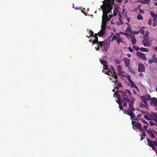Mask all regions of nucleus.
<instances>
[{"label":"nucleus","instance_id":"64","mask_svg":"<svg viewBox=\"0 0 157 157\" xmlns=\"http://www.w3.org/2000/svg\"><path fill=\"white\" fill-rule=\"evenodd\" d=\"M141 112L143 114H144L145 113V112H144V111H142Z\"/></svg>","mask_w":157,"mask_h":157},{"label":"nucleus","instance_id":"29","mask_svg":"<svg viewBox=\"0 0 157 157\" xmlns=\"http://www.w3.org/2000/svg\"><path fill=\"white\" fill-rule=\"evenodd\" d=\"M128 69L129 70V71L131 73H132L135 75V71L133 70L132 68L131 67H128Z\"/></svg>","mask_w":157,"mask_h":157},{"label":"nucleus","instance_id":"12","mask_svg":"<svg viewBox=\"0 0 157 157\" xmlns=\"http://www.w3.org/2000/svg\"><path fill=\"white\" fill-rule=\"evenodd\" d=\"M123 60L125 66L126 67H128L130 65V59L126 57L123 58Z\"/></svg>","mask_w":157,"mask_h":157},{"label":"nucleus","instance_id":"36","mask_svg":"<svg viewBox=\"0 0 157 157\" xmlns=\"http://www.w3.org/2000/svg\"><path fill=\"white\" fill-rule=\"evenodd\" d=\"M142 122L144 124V125H149L147 122L144 120H142Z\"/></svg>","mask_w":157,"mask_h":157},{"label":"nucleus","instance_id":"21","mask_svg":"<svg viewBox=\"0 0 157 157\" xmlns=\"http://www.w3.org/2000/svg\"><path fill=\"white\" fill-rule=\"evenodd\" d=\"M122 67L120 65H118L117 66V70L120 73L122 74Z\"/></svg>","mask_w":157,"mask_h":157},{"label":"nucleus","instance_id":"62","mask_svg":"<svg viewBox=\"0 0 157 157\" xmlns=\"http://www.w3.org/2000/svg\"><path fill=\"white\" fill-rule=\"evenodd\" d=\"M154 49L157 52V47H155L154 48Z\"/></svg>","mask_w":157,"mask_h":157},{"label":"nucleus","instance_id":"13","mask_svg":"<svg viewBox=\"0 0 157 157\" xmlns=\"http://www.w3.org/2000/svg\"><path fill=\"white\" fill-rule=\"evenodd\" d=\"M128 39L131 40L132 44L134 45L136 43V39L135 36L132 35Z\"/></svg>","mask_w":157,"mask_h":157},{"label":"nucleus","instance_id":"1","mask_svg":"<svg viewBox=\"0 0 157 157\" xmlns=\"http://www.w3.org/2000/svg\"><path fill=\"white\" fill-rule=\"evenodd\" d=\"M121 92V95L117 94V92H115L114 94L117 95V103L119 105V107L120 110H122L124 111L122 106L127 107V104L129 105V108L127 110H124V113L130 116L131 117V119L132 120H136V117L135 116V114L133 112L135 110V109L133 107V104L134 102L133 101L130 100L128 97V95L126 94L127 92L125 91H119Z\"/></svg>","mask_w":157,"mask_h":157},{"label":"nucleus","instance_id":"8","mask_svg":"<svg viewBox=\"0 0 157 157\" xmlns=\"http://www.w3.org/2000/svg\"><path fill=\"white\" fill-rule=\"evenodd\" d=\"M145 67L144 64L140 63L138 64V71L139 72H144L145 71Z\"/></svg>","mask_w":157,"mask_h":157},{"label":"nucleus","instance_id":"2","mask_svg":"<svg viewBox=\"0 0 157 157\" xmlns=\"http://www.w3.org/2000/svg\"><path fill=\"white\" fill-rule=\"evenodd\" d=\"M140 98L141 101L140 106L141 107L147 109L148 105L147 101L148 100L151 101L150 103L151 105H153L155 107L157 106V99L156 98H151L150 95L147 94L141 96Z\"/></svg>","mask_w":157,"mask_h":157},{"label":"nucleus","instance_id":"43","mask_svg":"<svg viewBox=\"0 0 157 157\" xmlns=\"http://www.w3.org/2000/svg\"><path fill=\"white\" fill-rule=\"evenodd\" d=\"M151 23H152V20L151 18H150V19H149V20L148 21V25H151Z\"/></svg>","mask_w":157,"mask_h":157},{"label":"nucleus","instance_id":"42","mask_svg":"<svg viewBox=\"0 0 157 157\" xmlns=\"http://www.w3.org/2000/svg\"><path fill=\"white\" fill-rule=\"evenodd\" d=\"M149 34V32L147 31L146 32V33H145V35H144V37H148V36Z\"/></svg>","mask_w":157,"mask_h":157},{"label":"nucleus","instance_id":"56","mask_svg":"<svg viewBox=\"0 0 157 157\" xmlns=\"http://www.w3.org/2000/svg\"><path fill=\"white\" fill-rule=\"evenodd\" d=\"M131 55L130 54H129V53H128L127 54V56L128 57H129V58H130L131 57Z\"/></svg>","mask_w":157,"mask_h":157},{"label":"nucleus","instance_id":"50","mask_svg":"<svg viewBox=\"0 0 157 157\" xmlns=\"http://www.w3.org/2000/svg\"><path fill=\"white\" fill-rule=\"evenodd\" d=\"M112 76L113 78H114L115 79H117V77L116 75H112Z\"/></svg>","mask_w":157,"mask_h":157},{"label":"nucleus","instance_id":"7","mask_svg":"<svg viewBox=\"0 0 157 157\" xmlns=\"http://www.w3.org/2000/svg\"><path fill=\"white\" fill-rule=\"evenodd\" d=\"M136 55L137 56L141 58L144 61H147V59L146 58L144 54L140 52H136Z\"/></svg>","mask_w":157,"mask_h":157},{"label":"nucleus","instance_id":"48","mask_svg":"<svg viewBox=\"0 0 157 157\" xmlns=\"http://www.w3.org/2000/svg\"><path fill=\"white\" fill-rule=\"evenodd\" d=\"M131 30V28H130L129 27H128L126 29V31L129 32Z\"/></svg>","mask_w":157,"mask_h":157},{"label":"nucleus","instance_id":"55","mask_svg":"<svg viewBox=\"0 0 157 157\" xmlns=\"http://www.w3.org/2000/svg\"><path fill=\"white\" fill-rule=\"evenodd\" d=\"M157 25V23H155V22H154L153 23V27H155Z\"/></svg>","mask_w":157,"mask_h":157},{"label":"nucleus","instance_id":"17","mask_svg":"<svg viewBox=\"0 0 157 157\" xmlns=\"http://www.w3.org/2000/svg\"><path fill=\"white\" fill-rule=\"evenodd\" d=\"M98 36L99 37H103L105 35V32L101 30L98 33Z\"/></svg>","mask_w":157,"mask_h":157},{"label":"nucleus","instance_id":"22","mask_svg":"<svg viewBox=\"0 0 157 157\" xmlns=\"http://www.w3.org/2000/svg\"><path fill=\"white\" fill-rule=\"evenodd\" d=\"M151 0H141V2L142 4H149Z\"/></svg>","mask_w":157,"mask_h":157},{"label":"nucleus","instance_id":"59","mask_svg":"<svg viewBox=\"0 0 157 157\" xmlns=\"http://www.w3.org/2000/svg\"><path fill=\"white\" fill-rule=\"evenodd\" d=\"M143 75V73H140L139 74V76H140V77H141V76H142Z\"/></svg>","mask_w":157,"mask_h":157},{"label":"nucleus","instance_id":"4","mask_svg":"<svg viewBox=\"0 0 157 157\" xmlns=\"http://www.w3.org/2000/svg\"><path fill=\"white\" fill-rule=\"evenodd\" d=\"M109 1L110 0H105L103 2V3L104 4H105L106 5V6H105V7L104 8H103V9L104 10H105V11L108 14L110 12L112 9V8L111 6H107V5L109 4L107 3L106 2H109Z\"/></svg>","mask_w":157,"mask_h":157},{"label":"nucleus","instance_id":"11","mask_svg":"<svg viewBox=\"0 0 157 157\" xmlns=\"http://www.w3.org/2000/svg\"><path fill=\"white\" fill-rule=\"evenodd\" d=\"M109 66L107 64L103 66L102 72L105 74H106L108 75H110L108 73L109 69Z\"/></svg>","mask_w":157,"mask_h":157},{"label":"nucleus","instance_id":"45","mask_svg":"<svg viewBox=\"0 0 157 157\" xmlns=\"http://www.w3.org/2000/svg\"><path fill=\"white\" fill-rule=\"evenodd\" d=\"M153 59V61L154 63H157V58L155 57Z\"/></svg>","mask_w":157,"mask_h":157},{"label":"nucleus","instance_id":"39","mask_svg":"<svg viewBox=\"0 0 157 157\" xmlns=\"http://www.w3.org/2000/svg\"><path fill=\"white\" fill-rule=\"evenodd\" d=\"M127 78L128 79L129 82L130 81L132 80L131 78V76L129 75H127Z\"/></svg>","mask_w":157,"mask_h":157},{"label":"nucleus","instance_id":"15","mask_svg":"<svg viewBox=\"0 0 157 157\" xmlns=\"http://www.w3.org/2000/svg\"><path fill=\"white\" fill-rule=\"evenodd\" d=\"M112 37V36H110L108 37V39L109 40V42L110 41V42H112L114 40H117L118 38V36H116V35H113L112 38V39L111 40H110V38Z\"/></svg>","mask_w":157,"mask_h":157},{"label":"nucleus","instance_id":"5","mask_svg":"<svg viewBox=\"0 0 157 157\" xmlns=\"http://www.w3.org/2000/svg\"><path fill=\"white\" fill-rule=\"evenodd\" d=\"M107 41L106 40H105L103 41H99L98 43V48L95 47V49L96 50L98 51L100 50V47H101V48L102 49V50L103 51V49L102 48V47H103L104 48L105 47V44H107Z\"/></svg>","mask_w":157,"mask_h":157},{"label":"nucleus","instance_id":"31","mask_svg":"<svg viewBox=\"0 0 157 157\" xmlns=\"http://www.w3.org/2000/svg\"><path fill=\"white\" fill-rule=\"evenodd\" d=\"M120 33L121 34H123L124 35H125L127 37V38L128 39L130 37V36L132 35L129 34L128 33H122L121 32Z\"/></svg>","mask_w":157,"mask_h":157},{"label":"nucleus","instance_id":"46","mask_svg":"<svg viewBox=\"0 0 157 157\" xmlns=\"http://www.w3.org/2000/svg\"><path fill=\"white\" fill-rule=\"evenodd\" d=\"M99 42V41H96V40H93V44H96L97 43V44H98V42Z\"/></svg>","mask_w":157,"mask_h":157},{"label":"nucleus","instance_id":"34","mask_svg":"<svg viewBox=\"0 0 157 157\" xmlns=\"http://www.w3.org/2000/svg\"><path fill=\"white\" fill-rule=\"evenodd\" d=\"M133 48L136 51L138 52V51L140 50V48L138 47H136V46H134L133 47Z\"/></svg>","mask_w":157,"mask_h":157},{"label":"nucleus","instance_id":"54","mask_svg":"<svg viewBox=\"0 0 157 157\" xmlns=\"http://www.w3.org/2000/svg\"><path fill=\"white\" fill-rule=\"evenodd\" d=\"M94 37L95 38V40H96V41H98V36H96V35L94 36Z\"/></svg>","mask_w":157,"mask_h":157},{"label":"nucleus","instance_id":"30","mask_svg":"<svg viewBox=\"0 0 157 157\" xmlns=\"http://www.w3.org/2000/svg\"><path fill=\"white\" fill-rule=\"evenodd\" d=\"M142 117V115L141 114H139L136 117V120L139 121V120L141 119L140 118Z\"/></svg>","mask_w":157,"mask_h":157},{"label":"nucleus","instance_id":"61","mask_svg":"<svg viewBox=\"0 0 157 157\" xmlns=\"http://www.w3.org/2000/svg\"><path fill=\"white\" fill-rule=\"evenodd\" d=\"M117 13L115 12H114L113 15L114 16H116L117 15Z\"/></svg>","mask_w":157,"mask_h":157},{"label":"nucleus","instance_id":"40","mask_svg":"<svg viewBox=\"0 0 157 157\" xmlns=\"http://www.w3.org/2000/svg\"><path fill=\"white\" fill-rule=\"evenodd\" d=\"M109 17H108V19H107L106 20L107 22V21H109L111 19L112 17H113V16L111 15H109Z\"/></svg>","mask_w":157,"mask_h":157},{"label":"nucleus","instance_id":"10","mask_svg":"<svg viewBox=\"0 0 157 157\" xmlns=\"http://www.w3.org/2000/svg\"><path fill=\"white\" fill-rule=\"evenodd\" d=\"M101 8L102 9L103 14L102 16V21L103 22L104 21H106L107 19H108V13L105 11V10L103 9V8L101 7Z\"/></svg>","mask_w":157,"mask_h":157},{"label":"nucleus","instance_id":"49","mask_svg":"<svg viewBox=\"0 0 157 157\" xmlns=\"http://www.w3.org/2000/svg\"><path fill=\"white\" fill-rule=\"evenodd\" d=\"M128 49L129 50V51H130V52H133V50L130 47H129L128 48Z\"/></svg>","mask_w":157,"mask_h":157},{"label":"nucleus","instance_id":"23","mask_svg":"<svg viewBox=\"0 0 157 157\" xmlns=\"http://www.w3.org/2000/svg\"><path fill=\"white\" fill-rule=\"evenodd\" d=\"M144 40V41L148 43H150V42H151L150 41V38L148 37H144V40Z\"/></svg>","mask_w":157,"mask_h":157},{"label":"nucleus","instance_id":"24","mask_svg":"<svg viewBox=\"0 0 157 157\" xmlns=\"http://www.w3.org/2000/svg\"><path fill=\"white\" fill-rule=\"evenodd\" d=\"M150 14L151 17H155V19L157 18V15H156L154 12L151 11Z\"/></svg>","mask_w":157,"mask_h":157},{"label":"nucleus","instance_id":"3","mask_svg":"<svg viewBox=\"0 0 157 157\" xmlns=\"http://www.w3.org/2000/svg\"><path fill=\"white\" fill-rule=\"evenodd\" d=\"M122 86V85L121 84V83L120 82H119L118 83V84H117V87H116L115 88V89L117 90V94H120L121 95V92L119 91H120V90L118 91V87H121ZM120 91H121L120 90ZM123 91H125V92H127L126 94L128 95V98H129V96H130L132 94L131 93L130 91L129 90H127V89H126L124 90H123ZM115 92H115L114 93H115ZM114 95H116L115 94H114ZM116 96H117L116 95ZM116 97H117V96H116Z\"/></svg>","mask_w":157,"mask_h":157},{"label":"nucleus","instance_id":"19","mask_svg":"<svg viewBox=\"0 0 157 157\" xmlns=\"http://www.w3.org/2000/svg\"><path fill=\"white\" fill-rule=\"evenodd\" d=\"M142 43L143 44V45L145 47L150 46L151 45V44L150 43L144 41V40H142Z\"/></svg>","mask_w":157,"mask_h":157},{"label":"nucleus","instance_id":"52","mask_svg":"<svg viewBox=\"0 0 157 157\" xmlns=\"http://www.w3.org/2000/svg\"><path fill=\"white\" fill-rule=\"evenodd\" d=\"M153 145L154 146H156L157 144V142L156 141H153Z\"/></svg>","mask_w":157,"mask_h":157},{"label":"nucleus","instance_id":"63","mask_svg":"<svg viewBox=\"0 0 157 157\" xmlns=\"http://www.w3.org/2000/svg\"><path fill=\"white\" fill-rule=\"evenodd\" d=\"M117 42V43L118 44H120V42H119V40H116Z\"/></svg>","mask_w":157,"mask_h":157},{"label":"nucleus","instance_id":"53","mask_svg":"<svg viewBox=\"0 0 157 157\" xmlns=\"http://www.w3.org/2000/svg\"><path fill=\"white\" fill-rule=\"evenodd\" d=\"M156 2V0H154L153 1V3H154V4H155V5L156 6H157V2Z\"/></svg>","mask_w":157,"mask_h":157},{"label":"nucleus","instance_id":"28","mask_svg":"<svg viewBox=\"0 0 157 157\" xmlns=\"http://www.w3.org/2000/svg\"><path fill=\"white\" fill-rule=\"evenodd\" d=\"M116 34L118 36V38L117 39V40H119V42H121L124 43V42L123 41V39L120 36V35L119 34L117 33H116Z\"/></svg>","mask_w":157,"mask_h":157},{"label":"nucleus","instance_id":"37","mask_svg":"<svg viewBox=\"0 0 157 157\" xmlns=\"http://www.w3.org/2000/svg\"><path fill=\"white\" fill-rule=\"evenodd\" d=\"M115 61L117 64H119L120 63V61L117 59H115Z\"/></svg>","mask_w":157,"mask_h":157},{"label":"nucleus","instance_id":"60","mask_svg":"<svg viewBox=\"0 0 157 157\" xmlns=\"http://www.w3.org/2000/svg\"><path fill=\"white\" fill-rule=\"evenodd\" d=\"M152 148V149L153 150H155V147H154V145L152 147H151Z\"/></svg>","mask_w":157,"mask_h":157},{"label":"nucleus","instance_id":"18","mask_svg":"<svg viewBox=\"0 0 157 157\" xmlns=\"http://www.w3.org/2000/svg\"><path fill=\"white\" fill-rule=\"evenodd\" d=\"M147 141L148 143V144L149 147H152L154 145H153V141L151 140L150 139H147Z\"/></svg>","mask_w":157,"mask_h":157},{"label":"nucleus","instance_id":"20","mask_svg":"<svg viewBox=\"0 0 157 157\" xmlns=\"http://www.w3.org/2000/svg\"><path fill=\"white\" fill-rule=\"evenodd\" d=\"M129 83H130L131 84V87H135L136 89H138V88L137 86H136L135 84L133 82V81H129Z\"/></svg>","mask_w":157,"mask_h":157},{"label":"nucleus","instance_id":"16","mask_svg":"<svg viewBox=\"0 0 157 157\" xmlns=\"http://www.w3.org/2000/svg\"><path fill=\"white\" fill-rule=\"evenodd\" d=\"M110 68H109L108 72L111 73L112 74H115V70L114 69L113 66H112V65H110Z\"/></svg>","mask_w":157,"mask_h":157},{"label":"nucleus","instance_id":"44","mask_svg":"<svg viewBox=\"0 0 157 157\" xmlns=\"http://www.w3.org/2000/svg\"><path fill=\"white\" fill-rule=\"evenodd\" d=\"M149 123L150 125L152 126L153 125L155 124V123H154L153 121H151L149 122Z\"/></svg>","mask_w":157,"mask_h":157},{"label":"nucleus","instance_id":"38","mask_svg":"<svg viewBox=\"0 0 157 157\" xmlns=\"http://www.w3.org/2000/svg\"><path fill=\"white\" fill-rule=\"evenodd\" d=\"M144 117V118L147 120H150V118L147 115H145Z\"/></svg>","mask_w":157,"mask_h":157},{"label":"nucleus","instance_id":"33","mask_svg":"<svg viewBox=\"0 0 157 157\" xmlns=\"http://www.w3.org/2000/svg\"><path fill=\"white\" fill-rule=\"evenodd\" d=\"M137 18L138 20H143V17L141 15H138Z\"/></svg>","mask_w":157,"mask_h":157},{"label":"nucleus","instance_id":"26","mask_svg":"<svg viewBox=\"0 0 157 157\" xmlns=\"http://www.w3.org/2000/svg\"><path fill=\"white\" fill-rule=\"evenodd\" d=\"M140 50L143 52H147L149 51V50L147 48L143 47L140 48Z\"/></svg>","mask_w":157,"mask_h":157},{"label":"nucleus","instance_id":"32","mask_svg":"<svg viewBox=\"0 0 157 157\" xmlns=\"http://www.w3.org/2000/svg\"><path fill=\"white\" fill-rule=\"evenodd\" d=\"M139 31L141 34H143L145 33V31L142 29H140Z\"/></svg>","mask_w":157,"mask_h":157},{"label":"nucleus","instance_id":"51","mask_svg":"<svg viewBox=\"0 0 157 157\" xmlns=\"http://www.w3.org/2000/svg\"><path fill=\"white\" fill-rule=\"evenodd\" d=\"M153 59H152L149 60L148 61V62H149V63L151 64V63H152L154 62H153Z\"/></svg>","mask_w":157,"mask_h":157},{"label":"nucleus","instance_id":"41","mask_svg":"<svg viewBox=\"0 0 157 157\" xmlns=\"http://www.w3.org/2000/svg\"><path fill=\"white\" fill-rule=\"evenodd\" d=\"M90 36H93L94 35V32L92 30L90 29Z\"/></svg>","mask_w":157,"mask_h":157},{"label":"nucleus","instance_id":"6","mask_svg":"<svg viewBox=\"0 0 157 157\" xmlns=\"http://www.w3.org/2000/svg\"><path fill=\"white\" fill-rule=\"evenodd\" d=\"M147 132L148 135L150 136L151 138H156L154 135V133H155L156 131L154 130L149 129L147 130Z\"/></svg>","mask_w":157,"mask_h":157},{"label":"nucleus","instance_id":"14","mask_svg":"<svg viewBox=\"0 0 157 157\" xmlns=\"http://www.w3.org/2000/svg\"><path fill=\"white\" fill-rule=\"evenodd\" d=\"M107 24V22L105 21L103 22H102V25H101V30L105 32L106 29V24Z\"/></svg>","mask_w":157,"mask_h":157},{"label":"nucleus","instance_id":"47","mask_svg":"<svg viewBox=\"0 0 157 157\" xmlns=\"http://www.w3.org/2000/svg\"><path fill=\"white\" fill-rule=\"evenodd\" d=\"M132 33L134 34H137L139 33V31H134Z\"/></svg>","mask_w":157,"mask_h":157},{"label":"nucleus","instance_id":"25","mask_svg":"<svg viewBox=\"0 0 157 157\" xmlns=\"http://www.w3.org/2000/svg\"><path fill=\"white\" fill-rule=\"evenodd\" d=\"M140 132H141V135L144 137H145L146 136V133L145 131L144 130L143 128L140 129Z\"/></svg>","mask_w":157,"mask_h":157},{"label":"nucleus","instance_id":"27","mask_svg":"<svg viewBox=\"0 0 157 157\" xmlns=\"http://www.w3.org/2000/svg\"><path fill=\"white\" fill-rule=\"evenodd\" d=\"M100 61L101 62V64L103 66L106 65L108 64V62L106 60H100Z\"/></svg>","mask_w":157,"mask_h":157},{"label":"nucleus","instance_id":"57","mask_svg":"<svg viewBox=\"0 0 157 157\" xmlns=\"http://www.w3.org/2000/svg\"><path fill=\"white\" fill-rule=\"evenodd\" d=\"M141 137L140 140H142L144 139V137H143V136H142V135H141V134H140Z\"/></svg>","mask_w":157,"mask_h":157},{"label":"nucleus","instance_id":"58","mask_svg":"<svg viewBox=\"0 0 157 157\" xmlns=\"http://www.w3.org/2000/svg\"><path fill=\"white\" fill-rule=\"evenodd\" d=\"M136 122L135 121H132V124L134 125L135 124H136Z\"/></svg>","mask_w":157,"mask_h":157},{"label":"nucleus","instance_id":"9","mask_svg":"<svg viewBox=\"0 0 157 157\" xmlns=\"http://www.w3.org/2000/svg\"><path fill=\"white\" fill-rule=\"evenodd\" d=\"M134 127H135L137 129H139V132H140V129L143 128L142 126V125L140 123L137 122L136 124H134V125H132L133 128L134 130H135V128H134Z\"/></svg>","mask_w":157,"mask_h":157},{"label":"nucleus","instance_id":"35","mask_svg":"<svg viewBox=\"0 0 157 157\" xmlns=\"http://www.w3.org/2000/svg\"><path fill=\"white\" fill-rule=\"evenodd\" d=\"M148 126L149 125H144V131L145 130H146V132H147V130H148V129H147V128L148 127Z\"/></svg>","mask_w":157,"mask_h":157}]
</instances>
